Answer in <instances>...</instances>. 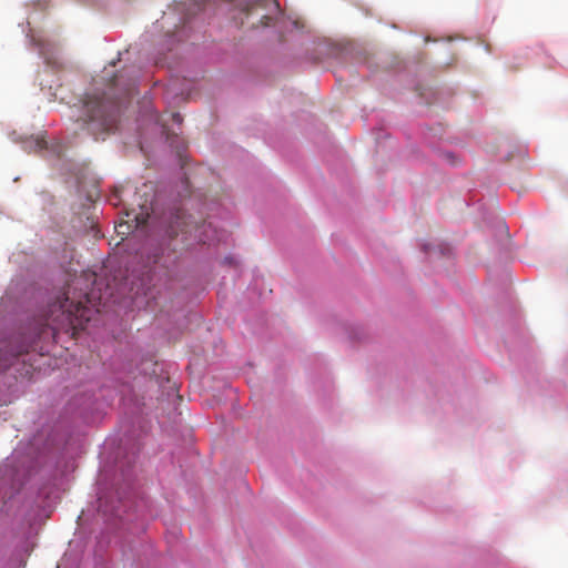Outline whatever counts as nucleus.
Wrapping results in <instances>:
<instances>
[{
	"instance_id": "obj_1",
	"label": "nucleus",
	"mask_w": 568,
	"mask_h": 568,
	"mask_svg": "<svg viewBox=\"0 0 568 568\" xmlns=\"http://www.w3.org/2000/svg\"><path fill=\"white\" fill-rule=\"evenodd\" d=\"M79 280L72 281L61 296L49 305L47 324L53 331L83 329L91 320L92 308L97 306L93 292H78Z\"/></svg>"
},
{
	"instance_id": "obj_2",
	"label": "nucleus",
	"mask_w": 568,
	"mask_h": 568,
	"mask_svg": "<svg viewBox=\"0 0 568 568\" xmlns=\"http://www.w3.org/2000/svg\"><path fill=\"white\" fill-rule=\"evenodd\" d=\"M120 106L113 100L91 97L84 103L83 124L97 140L116 129Z\"/></svg>"
},
{
	"instance_id": "obj_3",
	"label": "nucleus",
	"mask_w": 568,
	"mask_h": 568,
	"mask_svg": "<svg viewBox=\"0 0 568 568\" xmlns=\"http://www.w3.org/2000/svg\"><path fill=\"white\" fill-rule=\"evenodd\" d=\"M233 19L240 28L254 30L270 24L272 18L265 12L266 0H232Z\"/></svg>"
},
{
	"instance_id": "obj_4",
	"label": "nucleus",
	"mask_w": 568,
	"mask_h": 568,
	"mask_svg": "<svg viewBox=\"0 0 568 568\" xmlns=\"http://www.w3.org/2000/svg\"><path fill=\"white\" fill-rule=\"evenodd\" d=\"M136 205L139 212H135V209L128 210L125 212L126 220H122L115 225L118 235H129L148 222L150 212L153 210V196L146 197L144 201H138Z\"/></svg>"
},
{
	"instance_id": "obj_5",
	"label": "nucleus",
	"mask_w": 568,
	"mask_h": 568,
	"mask_svg": "<svg viewBox=\"0 0 568 568\" xmlns=\"http://www.w3.org/2000/svg\"><path fill=\"white\" fill-rule=\"evenodd\" d=\"M204 227H206V224L195 225L184 210L178 209L170 223V235L178 236L180 233H191L192 229L199 231Z\"/></svg>"
},
{
	"instance_id": "obj_6",
	"label": "nucleus",
	"mask_w": 568,
	"mask_h": 568,
	"mask_svg": "<svg viewBox=\"0 0 568 568\" xmlns=\"http://www.w3.org/2000/svg\"><path fill=\"white\" fill-rule=\"evenodd\" d=\"M45 146H47V143L42 139L31 140L26 143V150H28V151H32V150L40 151V150L45 149Z\"/></svg>"
},
{
	"instance_id": "obj_7",
	"label": "nucleus",
	"mask_w": 568,
	"mask_h": 568,
	"mask_svg": "<svg viewBox=\"0 0 568 568\" xmlns=\"http://www.w3.org/2000/svg\"><path fill=\"white\" fill-rule=\"evenodd\" d=\"M121 201H122V197H121V195L119 194V190H115V192L113 193V195H112V196H111V199H110V202H111L113 205H118Z\"/></svg>"
},
{
	"instance_id": "obj_8",
	"label": "nucleus",
	"mask_w": 568,
	"mask_h": 568,
	"mask_svg": "<svg viewBox=\"0 0 568 568\" xmlns=\"http://www.w3.org/2000/svg\"><path fill=\"white\" fill-rule=\"evenodd\" d=\"M174 119L180 120V114H174Z\"/></svg>"
}]
</instances>
